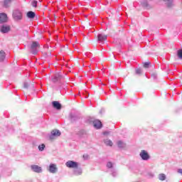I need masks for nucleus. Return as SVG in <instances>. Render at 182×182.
Wrapping results in <instances>:
<instances>
[{"label": "nucleus", "instance_id": "nucleus-1", "mask_svg": "<svg viewBox=\"0 0 182 182\" xmlns=\"http://www.w3.org/2000/svg\"><path fill=\"white\" fill-rule=\"evenodd\" d=\"M41 46H39V43L36 41H33L31 44V49L34 55L38 53V49H39Z\"/></svg>", "mask_w": 182, "mask_h": 182}, {"label": "nucleus", "instance_id": "nucleus-2", "mask_svg": "<svg viewBox=\"0 0 182 182\" xmlns=\"http://www.w3.org/2000/svg\"><path fill=\"white\" fill-rule=\"evenodd\" d=\"M65 166L68 168H77L79 164H77V162H75L73 161H68L65 163Z\"/></svg>", "mask_w": 182, "mask_h": 182}, {"label": "nucleus", "instance_id": "nucleus-3", "mask_svg": "<svg viewBox=\"0 0 182 182\" xmlns=\"http://www.w3.org/2000/svg\"><path fill=\"white\" fill-rule=\"evenodd\" d=\"M13 18L15 21H21L22 19V13L18 10H16L13 13Z\"/></svg>", "mask_w": 182, "mask_h": 182}, {"label": "nucleus", "instance_id": "nucleus-4", "mask_svg": "<svg viewBox=\"0 0 182 182\" xmlns=\"http://www.w3.org/2000/svg\"><path fill=\"white\" fill-rule=\"evenodd\" d=\"M139 156L142 160H149L150 159V155H149V153L146 150H141Z\"/></svg>", "mask_w": 182, "mask_h": 182}, {"label": "nucleus", "instance_id": "nucleus-5", "mask_svg": "<svg viewBox=\"0 0 182 182\" xmlns=\"http://www.w3.org/2000/svg\"><path fill=\"white\" fill-rule=\"evenodd\" d=\"M61 133L58 129H54L51 132V135L50 136V140L55 139V137H59L60 136Z\"/></svg>", "mask_w": 182, "mask_h": 182}, {"label": "nucleus", "instance_id": "nucleus-6", "mask_svg": "<svg viewBox=\"0 0 182 182\" xmlns=\"http://www.w3.org/2000/svg\"><path fill=\"white\" fill-rule=\"evenodd\" d=\"M48 171H50V173H52L53 174H55V173L58 171V166H56V164H50L49 166Z\"/></svg>", "mask_w": 182, "mask_h": 182}, {"label": "nucleus", "instance_id": "nucleus-7", "mask_svg": "<svg viewBox=\"0 0 182 182\" xmlns=\"http://www.w3.org/2000/svg\"><path fill=\"white\" fill-rule=\"evenodd\" d=\"M8 22V16L5 13L0 14V23Z\"/></svg>", "mask_w": 182, "mask_h": 182}, {"label": "nucleus", "instance_id": "nucleus-8", "mask_svg": "<svg viewBox=\"0 0 182 182\" xmlns=\"http://www.w3.org/2000/svg\"><path fill=\"white\" fill-rule=\"evenodd\" d=\"M31 168L35 173H42V168L38 165H31Z\"/></svg>", "mask_w": 182, "mask_h": 182}, {"label": "nucleus", "instance_id": "nucleus-9", "mask_svg": "<svg viewBox=\"0 0 182 182\" xmlns=\"http://www.w3.org/2000/svg\"><path fill=\"white\" fill-rule=\"evenodd\" d=\"M97 38H98V41H100V42H102V43L107 41V36L105 34H98Z\"/></svg>", "mask_w": 182, "mask_h": 182}, {"label": "nucleus", "instance_id": "nucleus-10", "mask_svg": "<svg viewBox=\"0 0 182 182\" xmlns=\"http://www.w3.org/2000/svg\"><path fill=\"white\" fill-rule=\"evenodd\" d=\"M9 31H11V26H2L1 27V32H2V33H7Z\"/></svg>", "mask_w": 182, "mask_h": 182}, {"label": "nucleus", "instance_id": "nucleus-11", "mask_svg": "<svg viewBox=\"0 0 182 182\" xmlns=\"http://www.w3.org/2000/svg\"><path fill=\"white\" fill-rule=\"evenodd\" d=\"M52 105L54 109H56L57 110H60V109H62V105H60V103H59L58 101L53 102Z\"/></svg>", "mask_w": 182, "mask_h": 182}, {"label": "nucleus", "instance_id": "nucleus-12", "mask_svg": "<svg viewBox=\"0 0 182 182\" xmlns=\"http://www.w3.org/2000/svg\"><path fill=\"white\" fill-rule=\"evenodd\" d=\"M63 77H62L60 73H56L54 77L52 79V81L54 82V83H56V82H59V80H60V79Z\"/></svg>", "mask_w": 182, "mask_h": 182}, {"label": "nucleus", "instance_id": "nucleus-13", "mask_svg": "<svg viewBox=\"0 0 182 182\" xmlns=\"http://www.w3.org/2000/svg\"><path fill=\"white\" fill-rule=\"evenodd\" d=\"M93 126L95 129H100L102 127V122L100 120H95L93 122Z\"/></svg>", "mask_w": 182, "mask_h": 182}, {"label": "nucleus", "instance_id": "nucleus-14", "mask_svg": "<svg viewBox=\"0 0 182 182\" xmlns=\"http://www.w3.org/2000/svg\"><path fill=\"white\" fill-rule=\"evenodd\" d=\"M26 16L28 18V19H33L35 16H36V14L33 11H28Z\"/></svg>", "mask_w": 182, "mask_h": 182}, {"label": "nucleus", "instance_id": "nucleus-15", "mask_svg": "<svg viewBox=\"0 0 182 182\" xmlns=\"http://www.w3.org/2000/svg\"><path fill=\"white\" fill-rule=\"evenodd\" d=\"M24 89H30V87H33V84L31 83L30 81L24 82Z\"/></svg>", "mask_w": 182, "mask_h": 182}, {"label": "nucleus", "instance_id": "nucleus-16", "mask_svg": "<svg viewBox=\"0 0 182 182\" xmlns=\"http://www.w3.org/2000/svg\"><path fill=\"white\" fill-rule=\"evenodd\" d=\"M14 0H4V8H8L9 6V5H11V2Z\"/></svg>", "mask_w": 182, "mask_h": 182}, {"label": "nucleus", "instance_id": "nucleus-17", "mask_svg": "<svg viewBox=\"0 0 182 182\" xmlns=\"http://www.w3.org/2000/svg\"><path fill=\"white\" fill-rule=\"evenodd\" d=\"M104 143L106 144V146H113V142L110 139H106L104 141Z\"/></svg>", "mask_w": 182, "mask_h": 182}, {"label": "nucleus", "instance_id": "nucleus-18", "mask_svg": "<svg viewBox=\"0 0 182 182\" xmlns=\"http://www.w3.org/2000/svg\"><path fill=\"white\" fill-rule=\"evenodd\" d=\"M5 59V51L1 50L0 51V61H2Z\"/></svg>", "mask_w": 182, "mask_h": 182}, {"label": "nucleus", "instance_id": "nucleus-19", "mask_svg": "<svg viewBox=\"0 0 182 182\" xmlns=\"http://www.w3.org/2000/svg\"><path fill=\"white\" fill-rule=\"evenodd\" d=\"M159 180H161V181H164V180H166V175L164 173H161L159 176Z\"/></svg>", "mask_w": 182, "mask_h": 182}, {"label": "nucleus", "instance_id": "nucleus-20", "mask_svg": "<svg viewBox=\"0 0 182 182\" xmlns=\"http://www.w3.org/2000/svg\"><path fill=\"white\" fill-rule=\"evenodd\" d=\"M177 55L179 59H182V49L177 51Z\"/></svg>", "mask_w": 182, "mask_h": 182}, {"label": "nucleus", "instance_id": "nucleus-21", "mask_svg": "<svg viewBox=\"0 0 182 182\" xmlns=\"http://www.w3.org/2000/svg\"><path fill=\"white\" fill-rule=\"evenodd\" d=\"M76 176H80L82 174V169H76L75 171Z\"/></svg>", "mask_w": 182, "mask_h": 182}, {"label": "nucleus", "instance_id": "nucleus-22", "mask_svg": "<svg viewBox=\"0 0 182 182\" xmlns=\"http://www.w3.org/2000/svg\"><path fill=\"white\" fill-rule=\"evenodd\" d=\"M143 66H144V68H145L146 69L149 68V67L150 66V62L144 63Z\"/></svg>", "mask_w": 182, "mask_h": 182}, {"label": "nucleus", "instance_id": "nucleus-23", "mask_svg": "<svg viewBox=\"0 0 182 182\" xmlns=\"http://www.w3.org/2000/svg\"><path fill=\"white\" fill-rule=\"evenodd\" d=\"M32 6H33V8H36V6H38V1H33L31 3Z\"/></svg>", "mask_w": 182, "mask_h": 182}, {"label": "nucleus", "instance_id": "nucleus-24", "mask_svg": "<svg viewBox=\"0 0 182 182\" xmlns=\"http://www.w3.org/2000/svg\"><path fill=\"white\" fill-rule=\"evenodd\" d=\"M38 149L40 150V151H43L44 149H45V144H41L38 146Z\"/></svg>", "mask_w": 182, "mask_h": 182}, {"label": "nucleus", "instance_id": "nucleus-25", "mask_svg": "<svg viewBox=\"0 0 182 182\" xmlns=\"http://www.w3.org/2000/svg\"><path fill=\"white\" fill-rule=\"evenodd\" d=\"M107 167H108V168H112V167H113V164H112V162H108Z\"/></svg>", "mask_w": 182, "mask_h": 182}, {"label": "nucleus", "instance_id": "nucleus-26", "mask_svg": "<svg viewBox=\"0 0 182 182\" xmlns=\"http://www.w3.org/2000/svg\"><path fill=\"white\" fill-rule=\"evenodd\" d=\"M122 144H123V142L122 141H119L117 142V145L119 146V147H122Z\"/></svg>", "mask_w": 182, "mask_h": 182}, {"label": "nucleus", "instance_id": "nucleus-27", "mask_svg": "<svg viewBox=\"0 0 182 182\" xmlns=\"http://www.w3.org/2000/svg\"><path fill=\"white\" fill-rule=\"evenodd\" d=\"M136 73L138 75H141V69H137V70H136Z\"/></svg>", "mask_w": 182, "mask_h": 182}, {"label": "nucleus", "instance_id": "nucleus-28", "mask_svg": "<svg viewBox=\"0 0 182 182\" xmlns=\"http://www.w3.org/2000/svg\"><path fill=\"white\" fill-rule=\"evenodd\" d=\"M103 134H104L105 136H106V135L109 134V132H103Z\"/></svg>", "mask_w": 182, "mask_h": 182}, {"label": "nucleus", "instance_id": "nucleus-29", "mask_svg": "<svg viewBox=\"0 0 182 182\" xmlns=\"http://www.w3.org/2000/svg\"><path fill=\"white\" fill-rule=\"evenodd\" d=\"M84 159H87L89 157V156L86 155V156L84 155L83 156Z\"/></svg>", "mask_w": 182, "mask_h": 182}, {"label": "nucleus", "instance_id": "nucleus-30", "mask_svg": "<svg viewBox=\"0 0 182 182\" xmlns=\"http://www.w3.org/2000/svg\"><path fill=\"white\" fill-rule=\"evenodd\" d=\"M49 53V55H50V53Z\"/></svg>", "mask_w": 182, "mask_h": 182}]
</instances>
